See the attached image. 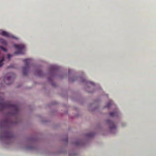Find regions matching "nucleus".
I'll return each instance as SVG.
<instances>
[{
  "label": "nucleus",
  "mask_w": 156,
  "mask_h": 156,
  "mask_svg": "<svg viewBox=\"0 0 156 156\" xmlns=\"http://www.w3.org/2000/svg\"><path fill=\"white\" fill-rule=\"evenodd\" d=\"M0 48H1L2 50L4 51H7V49L6 48H4L2 46H0Z\"/></svg>",
  "instance_id": "13"
},
{
  "label": "nucleus",
  "mask_w": 156,
  "mask_h": 156,
  "mask_svg": "<svg viewBox=\"0 0 156 156\" xmlns=\"http://www.w3.org/2000/svg\"><path fill=\"white\" fill-rule=\"evenodd\" d=\"M107 122L110 125V129H114L116 128V126L114 125V122L110 120H107Z\"/></svg>",
  "instance_id": "7"
},
{
  "label": "nucleus",
  "mask_w": 156,
  "mask_h": 156,
  "mask_svg": "<svg viewBox=\"0 0 156 156\" xmlns=\"http://www.w3.org/2000/svg\"><path fill=\"white\" fill-rule=\"evenodd\" d=\"M10 117H11V116L12 114V112L11 111V109L13 107L14 108V114L15 115H16L17 114H18L19 112V107L16 106L14 105V106L10 102ZM11 124V120L10 119V125Z\"/></svg>",
  "instance_id": "6"
},
{
  "label": "nucleus",
  "mask_w": 156,
  "mask_h": 156,
  "mask_svg": "<svg viewBox=\"0 0 156 156\" xmlns=\"http://www.w3.org/2000/svg\"><path fill=\"white\" fill-rule=\"evenodd\" d=\"M0 34L5 36H8L9 35V34L7 32L2 30H0Z\"/></svg>",
  "instance_id": "8"
},
{
  "label": "nucleus",
  "mask_w": 156,
  "mask_h": 156,
  "mask_svg": "<svg viewBox=\"0 0 156 156\" xmlns=\"http://www.w3.org/2000/svg\"><path fill=\"white\" fill-rule=\"evenodd\" d=\"M79 144H80V142H76L75 144L76 145H78Z\"/></svg>",
  "instance_id": "15"
},
{
  "label": "nucleus",
  "mask_w": 156,
  "mask_h": 156,
  "mask_svg": "<svg viewBox=\"0 0 156 156\" xmlns=\"http://www.w3.org/2000/svg\"><path fill=\"white\" fill-rule=\"evenodd\" d=\"M112 101H110L107 104V105L106 106V107L107 108H109L110 106L112 105Z\"/></svg>",
  "instance_id": "11"
},
{
  "label": "nucleus",
  "mask_w": 156,
  "mask_h": 156,
  "mask_svg": "<svg viewBox=\"0 0 156 156\" xmlns=\"http://www.w3.org/2000/svg\"><path fill=\"white\" fill-rule=\"evenodd\" d=\"M118 112H110L109 113L110 115L111 116H116L117 115Z\"/></svg>",
  "instance_id": "9"
},
{
  "label": "nucleus",
  "mask_w": 156,
  "mask_h": 156,
  "mask_svg": "<svg viewBox=\"0 0 156 156\" xmlns=\"http://www.w3.org/2000/svg\"><path fill=\"white\" fill-rule=\"evenodd\" d=\"M70 73V70H69V73Z\"/></svg>",
  "instance_id": "21"
},
{
  "label": "nucleus",
  "mask_w": 156,
  "mask_h": 156,
  "mask_svg": "<svg viewBox=\"0 0 156 156\" xmlns=\"http://www.w3.org/2000/svg\"><path fill=\"white\" fill-rule=\"evenodd\" d=\"M15 47L17 51L15 52V54H23L24 53L25 49V45L23 44H15Z\"/></svg>",
  "instance_id": "1"
},
{
  "label": "nucleus",
  "mask_w": 156,
  "mask_h": 156,
  "mask_svg": "<svg viewBox=\"0 0 156 156\" xmlns=\"http://www.w3.org/2000/svg\"><path fill=\"white\" fill-rule=\"evenodd\" d=\"M10 107V102L3 101L0 103V110L2 111Z\"/></svg>",
  "instance_id": "4"
},
{
  "label": "nucleus",
  "mask_w": 156,
  "mask_h": 156,
  "mask_svg": "<svg viewBox=\"0 0 156 156\" xmlns=\"http://www.w3.org/2000/svg\"><path fill=\"white\" fill-rule=\"evenodd\" d=\"M85 81V79H83L82 80V81L83 82H84Z\"/></svg>",
  "instance_id": "19"
},
{
  "label": "nucleus",
  "mask_w": 156,
  "mask_h": 156,
  "mask_svg": "<svg viewBox=\"0 0 156 156\" xmlns=\"http://www.w3.org/2000/svg\"><path fill=\"white\" fill-rule=\"evenodd\" d=\"M9 123V121L7 119H5L0 121V128L6 129L8 127Z\"/></svg>",
  "instance_id": "3"
},
{
  "label": "nucleus",
  "mask_w": 156,
  "mask_h": 156,
  "mask_svg": "<svg viewBox=\"0 0 156 156\" xmlns=\"http://www.w3.org/2000/svg\"><path fill=\"white\" fill-rule=\"evenodd\" d=\"M31 61V59L30 58L26 59L23 60L25 64V66L23 67V75H26L27 74V70L29 68V65Z\"/></svg>",
  "instance_id": "2"
},
{
  "label": "nucleus",
  "mask_w": 156,
  "mask_h": 156,
  "mask_svg": "<svg viewBox=\"0 0 156 156\" xmlns=\"http://www.w3.org/2000/svg\"><path fill=\"white\" fill-rule=\"evenodd\" d=\"M1 42H2V43L4 45H5L7 44V42L6 41L3 40V39H1Z\"/></svg>",
  "instance_id": "12"
},
{
  "label": "nucleus",
  "mask_w": 156,
  "mask_h": 156,
  "mask_svg": "<svg viewBox=\"0 0 156 156\" xmlns=\"http://www.w3.org/2000/svg\"><path fill=\"white\" fill-rule=\"evenodd\" d=\"M90 83L91 84H92V85H94V83H93V82H90Z\"/></svg>",
  "instance_id": "17"
},
{
  "label": "nucleus",
  "mask_w": 156,
  "mask_h": 156,
  "mask_svg": "<svg viewBox=\"0 0 156 156\" xmlns=\"http://www.w3.org/2000/svg\"><path fill=\"white\" fill-rule=\"evenodd\" d=\"M8 58L9 59H10V54H8Z\"/></svg>",
  "instance_id": "18"
},
{
  "label": "nucleus",
  "mask_w": 156,
  "mask_h": 156,
  "mask_svg": "<svg viewBox=\"0 0 156 156\" xmlns=\"http://www.w3.org/2000/svg\"><path fill=\"white\" fill-rule=\"evenodd\" d=\"M52 69L54 70H55L56 69V67L55 66H52Z\"/></svg>",
  "instance_id": "16"
},
{
  "label": "nucleus",
  "mask_w": 156,
  "mask_h": 156,
  "mask_svg": "<svg viewBox=\"0 0 156 156\" xmlns=\"http://www.w3.org/2000/svg\"><path fill=\"white\" fill-rule=\"evenodd\" d=\"M10 78H11V76L10 77Z\"/></svg>",
  "instance_id": "24"
},
{
  "label": "nucleus",
  "mask_w": 156,
  "mask_h": 156,
  "mask_svg": "<svg viewBox=\"0 0 156 156\" xmlns=\"http://www.w3.org/2000/svg\"><path fill=\"white\" fill-rule=\"evenodd\" d=\"M10 68L12 67V66L11 65H10Z\"/></svg>",
  "instance_id": "23"
},
{
  "label": "nucleus",
  "mask_w": 156,
  "mask_h": 156,
  "mask_svg": "<svg viewBox=\"0 0 156 156\" xmlns=\"http://www.w3.org/2000/svg\"><path fill=\"white\" fill-rule=\"evenodd\" d=\"M10 140H11V137H12V134H11V132H10Z\"/></svg>",
  "instance_id": "20"
},
{
  "label": "nucleus",
  "mask_w": 156,
  "mask_h": 156,
  "mask_svg": "<svg viewBox=\"0 0 156 156\" xmlns=\"http://www.w3.org/2000/svg\"><path fill=\"white\" fill-rule=\"evenodd\" d=\"M4 60V57H3L2 59L0 60V67H1L3 65V62Z\"/></svg>",
  "instance_id": "10"
},
{
  "label": "nucleus",
  "mask_w": 156,
  "mask_h": 156,
  "mask_svg": "<svg viewBox=\"0 0 156 156\" xmlns=\"http://www.w3.org/2000/svg\"><path fill=\"white\" fill-rule=\"evenodd\" d=\"M87 136L89 137H91L93 136V134L91 133H90L89 134H87Z\"/></svg>",
  "instance_id": "14"
},
{
  "label": "nucleus",
  "mask_w": 156,
  "mask_h": 156,
  "mask_svg": "<svg viewBox=\"0 0 156 156\" xmlns=\"http://www.w3.org/2000/svg\"><path fill=\"white\" fill-rule=\"evenodd\" d=\"M0 138H3L9 142L10 140V132L8 131H4L3 133V136H0Z\"/></svg>",
  "instance_id": "5"
},
{
  "label": "nucleus",
  "mask_w": 156,
  "mask_h": 156,
  "mask_svg": "<svg viewBox=\"0 0 156 156\" xmlns=\"http://www.w3.org/2000/svg\"><path fill=\"white\" fill-rule=\"evenodd\" d=\"M10 37H12V36L10 35Z\"/></svg>",
  "instance_id": "22"
}]
</instances>
